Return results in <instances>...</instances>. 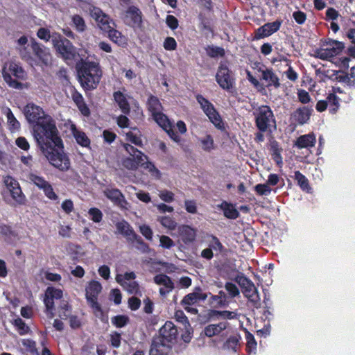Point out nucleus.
Returning <instances> with one entry per match:
<instances>
[{"mask_svg": "<svg viewBox=\"0 0 355 355\" xmlns=\"http://www.w3.org/2000/svg\"><path fill=\"white\" fill-rule=\"evenodd\" d=\"M33 137L38 147L44 150H51L53 146H62V140L56 126V122L50 115L43 117L33 125Z\"/></svg>", "mask_w": 355, "mask_h": 355, "instance_id": "f257e3e1", "label": "nucleus"}, {"mask_svg": "<svg viewBox=\"0 0 355 355\" xmlns=\"http://www.w3.org/2000/svg\"><path fill=\"white\" fill-rule=\"evenodd\" d=\"M78 81L85 91L93 90L97 88L103 72L98 62L85 60L80 58L76 62Z\"/></svg>", "mask_w": 355, "mask_h": 355, "instance_id": "f03ea898", "label": "nucleus"}, {"mask_svg": "<svg viewBox=\"0 0 355 355\" xmlns=\"http://www.w3.org/2000/svg\"><path fill=\"white\" fill-rule=\"evenodd\" d=\"M177 327L171 321H166L160 328L159 336L153 340L150 349V355H162L164 352L162 347L171 349L175 345L178 338Z\"/></svg>", "mask_w": 355, "mask_h": 355, "instance_id": "7ed1b4c3", "label": "nucleus"}, {"mask_svg": "<svg viewBox=\"0 0 355 355\" xmlns=\"http://www.w3.org/2000/svg\"><path fill=\"white\" fill-rule=\"evenodd\" d=\"M53 46L67 65L73 66L80 60V55L72 42L58 33H53Z\"/></svg>", "mask_w": 355, "mask_h": 355, "instance_id": "20e7f679", "label": "nucleus"}, {"mask_svg": "<svg viewBox=\"0 0 355 355\" xmlns=\"http://www.w3.org/2000/svg\"><path fill=\"white\" fill-rule=\"evenodd\" d=\"M255 125L258 130L272 133L276 129V119L273 111L268 105H261L253 111Z\"/></svg>", "mask_w": 355, "mask_h": 355, "instance_id": "39448f33", "label": "nucleus"}, {"mask_svg": "<svg viewBox=\"0 0 355 355\" xmlns=\"http://www.w3.org/2000/svg\"><path fill=\"white\" fill-rule=\"evenodd\" d=\"M2 74L3 80L8 85L17 89L23 88V84L18 80H24L27 77V73L23 67L14 62L9 63L8 71L3 69Z\"/></svg>", "mask_w": 355, "mask_h": 355, "instance_id": "423d86ee", "label": "nucleus"}, {"mask_svg": "<svg viewBox=\"0 0 355 355\" xmlns=\"http://www.w3.org/2000/svg\"><path fill=\"white\" fill-rule=\"evenodd\" d=\"M51 150L41 149L50 164L61 171H66L70 167V161L67 155L63 152L64 145L62 146L51 145Z\"/></svg>", "mask_w": 355, "mask_h": 355, "instance_id": "0eeeda50", "label": "nucleus"}, {"mask_svg": "<svg viewBox=\"0 0 355 355\" xmlns=\"http://www.w3.org/2000/svg\"><path fill=\"white\" fill-rule=\"evenodd\" d=\"M102 291L101 284L96 280L90 281L85 288V297L89 306L96 315H103V311L98 302V297Z\"/></svg>", "mask_w": 355, "mask_h": 355, "instance_id": "6e6552de", "label": "nucleus"}, {"mask_svg": "<svg viewBox=\"0 0 355 355\" xmlns=\"http://www.w3.org/2000/svg\"><path fill=\"white\" fill-rule=\"evenodd\" d=\"M121 18L125 25L134 30H142L144 28L143 13L136 6H129L121 12Z\"/></svg>", "mask_w": 355, "mask_h": 355, "instance_id": "1a4fd4ad", "label": "nucleus"}, {"mask_svg": "<svg viewBox=\"0 0 355 355\" xmlns=\"http://www.w3.org/2000/svg\"><path fill=\"white\" fill-rule=\"evenodd\" d=\"M196 98L197 102L200 104V108L208 117L210 122L218 129H223L224 128V123L219 112L215 108L214 105L202 94H197Z\"/></svg>", "mask_w": 355, "mask_h": 355, "instance_id": "9d476101", "label": "nucleus"}, {"mask_svg": "<svg viewBox=\"0 0 355 355\" xmlns=\"http://www.w3.org/2000/svg\"><path fill=\"white\" fill-rule=\"evenodd\" d=\"M216 80L222 89L227 92H231L234 87V78L226 62H220L216 74Z\"/></svg>", "mask_w": 355, "mask_h": 355, "instance_id": "9b49d317", "label": "nucleus"}, {"mask_svg": "<svg viewBox=\"0 0 355 355\" xmlns=\"http://www.w3.org/2000/svg\"><path fill=\"white\" fill-rule=\"evenodd\" d=\"M235 281L241 288L242 293L246 298L252 302L258 300V291L249 278L241 273L236 275Z\"/></svg>", "mask_w": 355, "mask_h": 355, "instance_id": "f8f14e48", "label": "nucleus"}, {"mask_svg": "<svg viewBox=\"0 0 355 355\" xmlns=\"http://www.w3.org/2000/svg\"><path fill=\"white\" fill-rule=\"evenodd\" d=\"M28 178L31 183L36 186L39 189L42 190L44 195L50 200H56L58 195L54 192L52 185L46 181L44 177L34 173H30Z\"/></svg>", "mask_w": 355, "mask_h": 355, "instance_id": "ddd939ff", "label": "nucleus"}, {"mask_svg": "<svg viewBox=\"0 0 355 355\" xmlns=\"http://www.w3.org/2000/svg\"><path fill=\"white\" fill-rule=\"evenodd\" d=\"M89 13L91 17L96 21L99 28L104 33L112 26H116L114 20L101 8L92 6L89 8Z\"/></svg>", "mask_w": 355, "mask_h": 355, "instance_id": "4468645a", "label": "nucleus"}, {"mask_svg": "<svg viewBox=\"0 0 355 355\" xmlns=\"http://www.w3.org/2000/svg\"><path fill=\"white\" fill-rule=\"evenodd\" d=\"M24 114L28 122L34 125L49 115L40 106L33 103H29L24 107Z\"/></svg>", "mask_w": 355, "mask_h": 355, "instance_id": "2eb2a0df", "label": "nucleus"}, {"mask_svg": "<svg viewBox=\"0 0 355 355\" xmlns=\"http://www.w3.org/2000/svg\"><path fill=\"white\" fill-rule=\"evenodd\" d=\"M104 196L111 200L114 205L121 209H128V202L123 193L116 188H107L103 191Z\"/></svg>", "mask_w": 355, "mask_h": 355, "instance_id": "dca6fc26", "label": "nucleus"}, {"mask_svg": "<svg viewBox=\"0 0 355 355\" xmlns=\"http://www.w3.org/2000/svg\"><path fill=\"white\" fill-rule=\"evenodd\" d=\"M313 110L306 106H302L296 109L291 114L290 121L295 126L302 125L310 119Z\"/></svg>", "mask_w": 355, "mask_h": 355, "instance_id": "f3484780", "label": "nucleus"}, {"mask_svg": "<svg viewBox=\"0 0 355 355\" xmlns=\"http://www.w3.org/2000/svg\"><path fill=\"white\" fill-rule=\"evenodd\" d=\"M31 47L40 62L46 66L48 65L51 59V53L49 49L37 42L35 39L31 40Z\"/></svg>", "mask_w": 355, "mask_h": 355, "instance_id": "a211bd4d", "label": "nucleus"}, {"mask_svg": "<svg viewBox=\"0 0 355 355\" xmlns=\"http://www.w3.org/2000/svg\"><path fill=\"white\" fill-rule=\"evenodd\" d=\"M207 295H209L208 305L211 309L227 307L230 303L228 295L223 291H219L217 295H213L211 293Z\"/></svg>", "mask_w": 355, "mask_h": 355, "instance_id": "6ab92c4d", "label": "nucleus"}, {"mask_svg": "<svg viewBox=\"0 0 355 355\" xmlns=\"http://www.w3.org/2000/svg\"><path fill=\"white\" fill-rule=\"evenodd\" d=\"M208 297V295L201 292V288L197 287L195 291L186 295L182 300L180 304L182 306H192L200 301H205Z\"/></svg>", "mask_w": 355, "mask_h": 355, "instance_id": "aec40b11", "label": "nucleus"}, {"mask_svg": "<svg viewBox=\"0 0 355 355\" xmlns=\"http://www.w3.org/2000/svg\"><path fill=\"white\" fill-rule=\"evenodd\" d=\"M261 72V79L264 80L266 83V87H274L277 89L280 87L279 79L278 76L274 73L272 69L266 68L264 70L259 69Z\"/></svg>", "mask_w": 355, "mask_h": 355, "instance_id": "412c9836", "label": "nucleus"}, {"mask_svg": "<svg viewBox=\"0 0 355 355\" xmlns=\"http://www.w3.org/2000/svg\"><path fill=\"white\" fill-rule=\"evenodd\" d=\"M70 130L76 143L84 148H90L91 140L83 131L77 128L75 124H71Z\"/></svg>", "mask_w": 355, "mask_h": 355, "instance_id": "4be33fe9", "label": "nucleus"}, {"mask_svg": "<svg viewBox=\"0 0 355 355\" xmlns=\"http://www.w3.org/2000/svg\"><path fill=\"white\" fill-rule=\"evenodd\" d=\"M241 336L239 334L231 335L223 343L222 348L232 353H237L241 347Z\"/></svg>", "mask_w": 355, "mask_h": 355, "instance_id": "5701e85b", "label": "nucleus"}, {"mask_svg": "<svg viewBox=\"0 0 355 355\" xmlns=\"http://www.w3.org/2000/svg\"><path fill=\"white\" fill-rule=\"evenodd\" d=\"M269 151L272 157V159L274 160V162L278 166H282L283 164V158L282 156L283 148H282L279 143L277 140L274 139L270 140Z\"/></svg>", "mask_w": 355, "mask_h": 355, "instance_id": "b1692460", "label": "nucleus"}, {"mask_svg": "<svg viewBox=\"0 0 355 355\" xmlns=\"http://www.w3.org/2000/svg\"><path fill=\"white\" fill-rule=\"evenodd\" d=\"M217 207L223 211L224 216L228 219H236L239 216V212L236 209L235 205L223 200L217 205Z\"/></svg>", "mask_w": 355, "mask_h": 355, "instance_id": "393cba45", "label": "nucleus"}, {"mask_svg": "<svg viewBox=\"0 0 355 355\" xmlns=\"http://www.w3.org/2000/svg\"><path fill=\"white\" fill-rule=\"evenodd\" d=\"M178 232L182 241L185 244L193 242L196 237V230L187 225H182L179 227Z\"/></svg>", "mask_w": 355, "mask_h": 355, "instance_id": "a878e982", "label": "nucleus"}, {"mask_svg": "<svg viewBox=\"0 0 355 355\" xmlns=\"http://www.w3.org/2000/svg\"><path fill=\"white\" fill-rule=\"evenodd\" d=\"M316 139L313 133H309L300 136L295 142L294 146L299 149L313 147L315 145Z\"/></svg>", "mask_w": 355, "mask_h": 355, "instance_id": "bb28decb", "label": "nucleus"}, {"mask_svg": "<svg viewBox=\"0 0 355 355\" xmlns=\"http://www.w3.org/2000/svg\"><path fill=\"white\" fill-rule=\"evenodd\" d=\"M116 228L118 232L125 236L128 242L132 240V238L136 234L129 223L125 220L117 222L116 223Z\"/></svg>", "mask_w": 355, "mask_h": 355, "instance_id": "cd10ccee", "label": "nucleus"}, {"mask_svg": "<svg viewBox=\"0 0 355 355\" xmlns=\"http://www.w3.org/2000/svg\"><path fill=\"white\" fill-rule=\"evenodd\" d=\"M113 98L124 114H129L130 113V104L123 92L121 91L114 92L113 93Z\"/></svg>", "mask_w": 355, "mask_h": 355, "instance_id": "c85d7f7f", "label": "nucleus"}, {"mask_svg": "<svg viewBox=\"0 0 355 355\" xmlns=\"http://www.w3.org/2000/svg\"><path fill=\"white\" fill-rule=\"evenodd\" d=\"M227 325L228 323L227 322L209 324L205 327V334L209 338L218 335L227 327Z\"/></svg>", "mask_w": 355, "mask_h": 355, "instance_id": "c756f323", "label": "nucleus"}, {"mask_svg": "<svg viewBox=\"0 0 355 355\" xmlns=\"http://www.w3.org/2000/svg\"><path fill=\"white\" fill-rule=\"evenodd\" d=\"M147 107L152 115L161 112L162 110V105L159 98L153 94H150L148 98Z\"/></svg>", "mask_w": 355, "mask_h": 355, "instance_id": "7c9ffc66", "label": "nucleus"}, {"mask_svg": "<svg viewBox=\"0 0 355 355\" xmlns=\"http://www.w3.org/2000/svg\"><path fill=\"white\" fill-rule=\"evenodd\" d=\"M129 243L134 245V246L140 251L141 253L146 254L150 252V248L149 245L144 241L140 236L137 234L132 238V240Z\"/></svg>", "mask_w": 355, "mask_h": 355, "instance_id": "2f4dec72", "label": "nucleus"}, {"mask_svg": "<svg viewBox=\"0 0 355 355\" xmlns=\"http://www.w3.org/2000/svg\"><path fill=\"white\" fill-rule=\"evenodd\" d=\"M116 281L117 283H119L123 286H125V285L127 291L131 294H138L139 293H140L139 285L135 281H133L130 283H126L125 282L123 281L121 275H117L116 276Z\"/></svg>", "mask_w": 355, "mask_h": 355, "instance_id": "473e14b6", "label": "nucleus"}, {"mask_svg": "<svg viewBox=\"0 0 355 355\" xmlns=\"http://www.w3.org/2000/svg\"><path fill=\"white\" fill-rule=\"evenodd\" d=\"M324 45L329 49L334 57L340 53L345 47L343 42L331 39L326 41Z\"/></svg>", "mask_w": 355, "mask_h": 355, "instance_id": "72a5a7b5", "label": "nucleus"}, {"mask_svg": "<svg viewBox=\"0 0 355 355\" xmlns=\"http://www.w3.org/2000/svg\"><path fill=\"white\" fill-rule=\"evenodd\" d=\"M294 180L297 181V185L302 191L310 192L311 187H310L309 182L306 176L300 171H295Z\"/></svg>", "mask_w": 355, "mask_h": 355, "instance_id": "f704fd0d", "label": "nucleus"}, {"mask_svg": "<svg viewBox=\"0 0 355 355\" xmlns=\"http://www.w3.org/2000/svg\"><path fill=\"white\" fill-rule=\"evenodd\" d=\"M153 280L157 285H162L166 288H174V283L171 278L166 274H158L154 277Z\"/></svg>", "mask_w": 355, "mask_h": 355, "instance_id": "c9c22d12", "label": "nucleus"}, {"mask_svg": "<svg viewBox=\"0 0 355 355\" xmlns=\"http://www.w3.org/2000/svg\"><path fill=\"white\" fill-rule=\"evenodd\" d=\"M328 102L329 111L331 114H336L340 107V98L335 94H329L326 98Z\"/></svg>", "mask_w": 355, "mask_h": 355, "instance_id": "e433bc0d", "label": "nucleus"}, {"mask_svg": "<svg viewBox=\"0 0 355 355\" xmlns=\"http://www.w3.org/2000/svg\"><path fill=\"white\" fill-rule=\"evenodd\" d=\"M71 306L67 300H61L58 306V315L62 320H67L71 313Z\"/></svg>", "mask_w": 355, "mask_h": 355, "instance_id": "4c0bfd02", "label": "nucleus"}, {"mask_svg": "<svg viewBox=\"0 0 355 355\" xmlns=\"http://www.w3.org/2000/svg\"><path fill=\"white\" fill-rule=\"evenodd\" d=\"M115 27L116 26H112L105 33H107L108 37L110 40L116 44H120L123 42L124 37L120 31L115 29Z\"/></svg>", "mask_w": 355, "mask_h": 355, "instance_id": "58836bf2", "label": "nucleus"}, {"mask_svg": "<svg viewBox=\"0 0 355 355\" xmlns=\"http://www.w3.org/2000/svg\"><path fill=\"white\" fill-rule=\"evenodd\" d=\"M152 116L156 123L162 127L163 130H166V128L171 124L167 116L162 112L154 114Z\"/></svg>", "mask_w": 355, "mask_h": 355, "instance_id": "ea45409f", "label": "nucleus"}, {"mask_svg": "<svg viewBox=\"0 0 355 355\" xmlns=\"http://www.w3.org/2000/svg\"><path fill=\"white\" fill-rule=\"evenodd\" d=\"M206 53L208 56L212 58L218 57H224L225 55V49L223 47L215 46H207L205 48Z\"/></svg>", "mask_w": 355, "mask_h": 355, "instance_id": "a19ab883", "label": "nucleus"}, {"mask_svg": "<svg viewBox=\"0 0 355 355\" xmlns=\"http://www.w3.org/2000/svg\"><path fill=\"white\" fill-rule=\"evenodd\" d=\"M6 116L8 119V124L10 127V130L13 131L19 130L20 128V123L15 118L10 108H7Z\"/></svg>", "mask_w": 355, "mask_h": 355, "instance_id": "79ce46f5", "label": "nucleus"}, {"mask_svg": "<svg viewBox=\"0 0 355 355\" xmlns=\"http://www.w3.org/2000/svg\"><path fill=\"white\" fill-rule=\"evenodd\" d=\"M203 150L210 152L214 149V141L211 135H207L204 138L200 139Z\"/></svg>", "mask_w": 355, "mask_h": 355, "instance_id": "37998d69", "label": "nucleus"}, {"mask_svg": "<svg viewBox=\"0 0 355 355\" xmlns=\"http://www.w3.org/2000/svg\"><path fill=\"white\" fill-rule=\"evenodd\" d=\"M13 324L17 328L18 333L21 336L28 334L30 331L29 327L20 318L15 319Z\"/></svg>", "mask_w": 355, "mask_h": 355, "instance_id": "c03bdc74", "label": "nucleus"}, {"mask_svg": "<svg viewBox=\"0 0 355 355\" xmlns=\"http://www.w3.org/2000/svg\"><path fill=\"white\" fill-rule=\"evenodd\" d=\"M129 322V318L125 315H117L112 318V323L117 328L125 327Z\"/></svg>", "mask_w": 355, "mask_h": 355, "instance_id": "a18cd8bd", "label": "nucleus"}, {"mask_svg": "<svg viewBox=\"0 0 355 355\" xmlns=\"http://www.w3.org/2000/svg\"><path fill=\"white\" fill-rule=\"evenodd\" d=\"M246 338V351L248 354H250L252 352H254L257 349V342L254 336L250 333L249 331L246 332L245 334Z\"/></svg>", "mask_w": 355, "mask_h": 355, "instance_id": "49530a36", "label": "nucleus"}, {"mask_svg": "<svg viewBox=\"0 0 355 355\" xmlns=\"http://www.w3.org/2000/svg\"><path fill=\"white\" fill-rule=\"evenodd\" d=\"M88 214L90 219L96 223L101 222L103 220V214L102 211L96 207H92L88 210Z\"/></svg>", "mask_w": 355, "mask_h": 355, "instance_id": "de8ad7c7", "label": "nucleus"}, {"mask_svg": "<svg viewBox=\"0 0 355 355\" xmlns=\"http://www.w3.org/2000/svg\"><path fill=\"white\" fill-rule=\"evenodd\" d=\"M37 36L42 40L47 42L50 41L51 39V42L53 43V33L51 34L49 29L46 28H40L37 32Z\"/></svg>", "mask_w": 355, "mask_h": 355, "instance_id": "09e8293b", "label": "nucleus"}, {"mask_svg": "<svg viewBox=\"0 0 355 355\" xmlns=\"http://www.w3.org/2000/svg\"><path fill=\"white\" fill-rule=\"evenodd\" d=\"M282 24V20L277 19L275 21L268 22L263 25H264L265 28L267 29V32L269 34V35H271L279 30Z\"/></svg>", "mask_w": 355, "mask_h": 355, "instance_id": "8fccbe9b", "label": "nucleus"}, {"mask_svg": "<svg viewBox=\"0 0 355 355\" xmlns=\"http://www.w3.org/2000/svg\"><path fill=\"white\" fill-rule=\"evenodd\" d=\"M158 220L160 222V223L164 227H165L169 230H173L176 227V225H177L176 222L175 221V220L173 218H171L170 216H164L159 217Z\"/></svg>", "mask_w": 355, "mask_h": 355, "instance_id": "3c124183", "label": "nucleus"}, {"mask_svg": "<svg viewBox=\"0 0 355 355\" xmlns=\"http://www.w3.org/2000/svg\"><path fill=\"white\" fill-rule=\"evenodd\" d=\"M72 22L78 32H83L86 29L85 20L80 15H73L72 17Z\"/></svg>", "mask_w": 355, "mask_h": 355, "instance_id": "603ef678", "label": "nucleus"}, {"mask_svg": "<svg viewBox=\"0 0 355 355\" xmlns=\"http://www.w3.org/2000/svg\"><path fill=\"white\" fill-rule=\"evenodd\" d=\"M10 195L13 200H15L17 203L22 205L25 202V196L22 193L21 189L19 187H17L14 190H11Z\"/></svg>", "mask_w": 355, "mask_h": 355, "instance_id": "864d4df0", "label": "nucleus"}, {"mask_svg": "<svg viewBox=\"0 0 355 355\" xmlns=\"http://www.w3.org/2000/svg\"><path fill=\"white\" fill-rule=\"evenodd\" d=\"M225 288L228 293L227 295H228L230 300L239 295V290L238 287L236 284L232 282H226L225 284Z\"/></svg>", "mask_w": 355, "mask_h": 355, "instance_id": "5fc2aeb1", "label": "nucleus"}, {"mask_svg": "<svg viewBox=\"0 0 355 355\" xmlns=\"http://www.w3.org/2000/svg\"><path fill=\"white\" fill-rule=\"evenodd\" d=\"M254 191H256L257 194L259 196H268L270 194L272 189L266 183V184H257L254 187Z\"/></svg>", "mask_w": 355, "mask_h": 355, "instance_id": "6e6d98bb", "label": "nucleus"}, {"mask_svg": "<svg viewBox=\"0 0 355 355\" xmlns=\"http://www.w3.org/2000/svg\"><path fill=\"white\" fill-rule=\"evenodd\" d=\"M21 344L26 351L31 354L37 353V350L36 348V343L34 340L29 338L23 339L21 340Z\"/></svg>", "mask_w": 355, "mask_h": 355, "instance_id": "4d7b16f0", "label": "nucleus"}, {"mask_svg": "<svg viewBox=\"0 0 355 355\" xmlns=\"http://www.w3.org/2000/svg\"><path fill=\"white\" fill-rule=\"evenodd\" d=\"M3 182L9 191L20 186L18 181L10 175L4 177Z\"/></svg>", "mask_w": 355, "mask_h": 355, "instance_id": "13d9d810", "label": "nucleus"}, {"mask_svg": "<svg viewBox=\"0 0 355 355\" xmlns=\"http://www.w3.org/2000/svg\"><path fill=\"white\" fill-rule=\"evenodd\" d=\"M143 165L144 167L147 169L152 175L156 177L157 178H160L161 173L152 162L147 161Z\"/></svg>", "mask_w": 355, "mask_h": 355, "instance_id": "bf43d9fd", "label": "nucleus"}, {"mask_svg": "<svg viewBox=\"0 0 355 355\" xmlns=\"http://www.w3.org/2000/svg\"><path fill=\"white\" fill-rule=\"evenodd\" d=\"M210 237L211 239L209 241V248L211 250L221 252L223 249V245L220 240L214 235H211Z\"/></svg>", "mask_w": 355, "mask_h": 355, "instance_id": "052dcab7", "label": "nucleus"}, {"mask_svg": "<svg viewBox=\"0 0 355 355\" xmlns=\"http://www.w3.org/2000/svg\"><path fill=\"white\" fill-rule=\"evenodd\" d=\"M45 292L54 300H60L63 296V293L61 289L55 288L52 286H49Z\"/></svg>", "mask_w": 355, "mask_h": 355, "instance_id": "680f3d73", "label": "nucleus"}, {"mask_svg": "<svg viewBox=\"0 0 355 355\" xmlns=\"http://www.w3.org/2000/svg\"><path fill=\"white\" fill-rule=\"evenodd\" d=\"M0 234L5 236L6 239L7 238H10L11 236H15L16 234L12 230L11 226L7 225L5 224L0 225Z\"/></svg>", "mask_w": 355, "mask_h": 355, "instance_id": "e2e57ef3", "label": "nucleus"}, {"mask_svg": "<svg viewBox=\"0 0 355 355\" xmlns=\"http://www.w3.org/2000/svg\"><path fill=\"white\" fill-rule=\"evenodd\" d=\"M159 245L164 249H170L175 245L174 241L168 236L162 235L159 238Z\"/></svg>", "mask_w": 355, "mask_h": 355, "instance_id": "0e129e2a", "label": "nucleus"}, {"mask_svg": "<svg viewBox=\"0 0 355 355\" xmlns=\"http://www.w3.org/2000/svg\"><path fill=\"white\" fill-rule=\"evenodd\" d=\"M268 36L270 35L267 32V29L265 28L264 25H263L254 31L253 40H259Z\"/></svg>", "mask_w": 355, "mask_h": 355, "instance_id": "69168bd1", "label": "nucleus"}, {"mask_svg": "<svg viewBox=\"0 0 355 355\" xmlns=\"http://www.w3.org/2000/svg\"><path fill=\"white\" fill-rule=\"evenodd\" d=\"M110 344L114 348H119L121 343V335L117 331H113L110 335Z\"/></svg>", "mask_w": 355, "mask_h": 355, "instance_id": "338daca9", "label": "nucleus"}, {"mask_svg": "<svg viewBox=\"0 0 355 355\" xmlns=\"http://www.w3.org/2000/svg\"><path fill=\"white\" fill-rule=\"evenodd\" d=\"M177 42L172 37H167L164 42L163 46L166 51H174L177 49Z\"/></svg>", "mask_w": 355, "mask_h": 355, "instance_id": "774afa93", "label": "nucleus"}]
</instances>
